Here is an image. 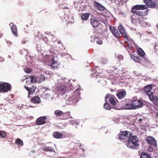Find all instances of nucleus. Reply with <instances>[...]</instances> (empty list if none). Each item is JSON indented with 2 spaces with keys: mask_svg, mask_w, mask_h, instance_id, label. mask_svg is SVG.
<instances>
[{
  "mask_svg": "<svg viewBox=\"0 0 158 158\" xmlns=\"http://www.w3.org/2000/svg\"><path fill=\"white\" fill-rule=\"evenodd\" d=\"M0 136L2 138H4L6 136V133L4 131H0Z\"/></svg>",
  "mask_w": 158,
  "mask_h": 158,
  "instance_id": "473e14b6",
  "label": "nucleus"
},
{
  "mask_svg": "<svg viewBox=\"0 0 158 158\" xmlns=\"http://www.w3.org/2000/svg\"><path fill=\"white\" fill-rule=\"evenodd\" d=\"M66 86L62 84L59 85L56 88V90L57 92L60 94H64L66 92Z\"/></svg>",
  "mask_w": 158,
  "mask_h": 158,
  "instance_id": "6e6552de",
  "label": "nucleus"
},
{
  "mask_svg": "<svg viewBox=\"0 0 158 158\" xmlns=\"http://www.w3.org/2000/svg\"><path fill=\"white\" fill-rule=\"evenodd\" d=\"M137 53L140 56L143 57L145 55L143 51L141 48H139L137 49Z\"/></svg>",
  "mask_w": 158,
  "mask_h": 158,
  "instance_id": "cd10ccee",
  "label": "nucleus"
},
{
  "mask_svg": "<svg viewBox=\"0 0 158 158\" xmlns=\"http://www.w3.org/2000/svg\"><path fill=\"white\" fill-rule=\"evenodd\" d=\"M27 81H26V82L27 83Z\"/></svg>",
  "mask_w": 158,
  "mask_h": 158,
  "instance_id": "49530a36",
  "label": "nucleus"
},
{
  "mask_svg": "<svg viewBox=\"0 0 158 158\" xmlns=\"http://www.w3.org/2000/svg\"><path fill=\"white\" fill-rule=\"evenodd\" d=\"M104 105V108L107 110H110L111 109V107L109 104L108 103V102H106Z\"/></svg>",
  "mask_w": 158,
  "mask_h": 158,
  "instance_id": "2f4dec72",
  "label": "nucleus"
},
{
  "mask_svg": "<svg viewBox=\"0 0 158 158\" xmlns=\"http://www.w3.org/2000/svg\"><path fill=\"white\" fill-rule=\"evenodd\" d=\"M151 148L150 147H148V148Z\"/></svg>",
  "mask_w": 158,
  "mask_h": 158,
  "instance_id": "09e8293b",
  "label": "nucleus"
},
{
  "mask_svg": "<svg viewBox=\"0 0 158 158\" xmlns=\"http://www.w3.org/2000/svg\"><path fill=\"white\" fill-rule=\"evenodd\" d=\"M1 59H2V60L3 59H2V58H1V57H0V60H1Z\"/></svg>",
  "mask_w": 158,
  "mask_h": 158,
  "instance_id": "a18cd8bd",
  "label": "nucleus"
},
{
  "mask_svg": "<svg viewBox=\"0 0 158 158\" xmlns=\"http://www.w3.org/2000/svg\"><path fill=\"white\" fill-rule=\"evenodd\" d=\"M54 113L55 115L57 116H63V117L60 118L61 120H66L69 118L70 112H63L59 110H56L54 111Z\"/></svg>",
  "mask_w": 158,
  "mask_h": 158,
  "instance_id": "423d86ee",
  "label": "nucleus"
},
{
  "mask_svg": "<svg viewBox=\"0 0 158 158\" xmlns=\"http://www.w3.org/2000/svg\"><path fill=\"white\" fill-rule=\"evenodd\" d=\"M147 6L144 5H137L133 6L131 10V12L134 15H136V17L139 16H146L148 14L149 10H147L143 12L139 10H145L147 9Z\"/></svg>",
  "mask_w": 158,
  "mask_h": 158,
  "instance_id": "f03ea898",
  "label": "nucleus"
},
{
  "mask_svg": "<svg viewBox=\"0 0 158 158\" xmlns=\"http://www.w3.org/2000/svg\"><path fill=\"white\" fill-rule=\"evenodd\" d=\"M123 108L124 109H134L132 103L129 102V103L124 104Z\"/></svg>",
  "mask_w": 158,
  "mask_h": 158,
  "instance_id": "f3484780",
  "label": "nucleus"
},
{
  "mask_svg": "<svg viewBox=\"0 0 158 158\" xmlns=\"http://www.w3.org/2000/svg\"><path fill=\"white\" fill-rule=\"evenodd\" d=\"M117 101V100L116 98L115 97L113 96L112 97L109 99V101L110 104L113 106H114L116 105Z\"/></svg>",
  "mask_w": 158,
  "mask_h": 158,
  "instance_id": "412c9836",
  "label": "nucleus"
},
{
  "mask_svg": "<svg viewBox=\"0 0 158 158\" xmlns=\"http://www.w3.org/2000/svg\"><path fill=\"white\" fill-rule=\"evenodd\" d=\"M152 88L151 84L148 85L144 86L143 89V90L148 96L150 100L156 106H158V98L156 96H154L153 93L151 91Z\"/></svg>",
  "mask_w": 158,
  "mask_h": 158,
  "instance_id": "7ed1b4c3",
  "label": "nucleus"
},
{
  "mask_svg": "<svg viewBox=\"0 0 158 158\" xmlns=\"http://www.w3.org/2000/svg\"><path fill=\"white\" fill-rule=\"evenodd\" d=\"M144 2L147 6L150 8H154L157 5L155 1H152L151 0H144Z\"/></svg>",
  "mask_w": 158,
  "mask_h": 158,
  "instance_id": "f8f14e48",
  "label": "nucleus"
},
{
  "mask_svg": "<svg viewBox=\"0 0 158 158\" xmlns=\"http://www.w3.org/2000/svg\"><path fill=\"white\" fill-rule=\"evenodd\" d=\"M118 29L120 32V34L125 39H127V40L129 41L130 38L127 35L126 32L125 31V28L121 25L119 26L118 27Z\"/></svg>",
  "mask_w": 158,
  "mask_h": 158,
  "instance_id": "1a4fd4ad",
  "label": "nucleus"
},
{
  "mask_svg": "<svg viewBox=\"0 0 158 158\" xmlns=\"http://www.w3.org/2000/svg\"><path fill=\"white\" fill-rule=\"evenodd\" d=\"M157 28V29H158V23L157 24V25H156V26Z\"/></svg>",
  "mask_w": 158,
  "mask_h": 158,
  "instance_id": "37998d69",
  "label": "nucleus"
},
{
  "mask_svg": "<svg viewBox=\"0 0 158 158\" xmlns=\"http://www.w3.org/2000/svg\"><path fill=\"white\" fill-rule=\"evenodd\" d=\"M42 149L46 152L49 151L51 152H52L55 151L53 148L48 146H44L42 148Z\"/></svg>",
  "mask_w": 158,
  "mask_h": 158,
  "instance_id": "a878e982",
  "label": "nucleus"
},
{
  "mask_svg": "<svg viewBox=\"0 0 158 158\" xmlns=\"http://www.w3.org/2000/svg\"><path fill=\"white\" fill-rule=\"evenodd\" d=\"M137 21L136 22L139 23L142 22L143 21V16H139L136 17Z\"/></svg>",
  "mask_w": 158,
  "mask_h": 158,
  "instance_id": "7c9ffc66",
  "label": "nucleus"
},
{
  "mask_svg": "<svg viewBox=\"0 0 158 158\" xmlns=\"http://www.w3.org/2000/svg\"><path fill=\"white\" fill-rule=\"evenodd\" d=\"M90 23L91 25L94 27L98 26L99 24V21L96 17H93L91 18Z\"/></svg>",
  "mask_w": 158,
  "mask_h": 158,
  "instance_id": "ddd939ff",
  "label": "nucleus"
},
{
  "mask_svg": "<svg viewBox=\"0 0 158 158\" xmlns=\"http://www.w3.org/2000/svg\"><path fill=\"white\" fill-rule=\"evenodd\" d=\"M126 95V92L123 90V91L118 92L116 94V96L119 99H121L123 98Z\"/></svg>",
  "mask_w": 158,
  "mask_h": 158,
  "instance_id": "2eb2a0df",
  "label": "nucleus"
},
{
  "mask_svg": "<svg viewBox=\"0 0 158 158\" xmlns=\"http://www.w3.org/2000/svg\"><path fill=\"white\" fill-rule=\"evenodd\" d=\"M26 89L28 91V97H30V95L33 94L35 92L36 87L33 85L29 88L28 86H24Z\"/></svg>",
  "mask_w": 158,
  "mask_h": 158,
  "instance_id": "4468645a",
  "label": "nucleus"
},
{
  "mask_svg": "<svg viewBox=\"0 0 158 158\" xmlns=\"http://www.w3.org/2000/svg\"><path fill=\"white\" fill-rule=\"evenodd\" d=\"M11 86L8 83L0 82V92H8L11 89Z\"/></svg>",
  "mask_w": 158,
  "mask_h": 158,
  "instance_id": "39448f33",
  "label": "nucleus"
},
{
  "mask_svg": "<svg viewBox=\"0 0 158 158\" xmlns=\"http://www.w3.org/2000/svg\"><path fill=\"white\" fill-rule=\"evenodd\" d=\"M113 96L111 95L110 94H108L106 95L105 97L106 102H107V99L108 98H110L112 97Z\"/></svg>",
  "mask_w": 158,
  "mask_h": 158,
  "instance_id": "72a5a7b5",
  "label": "nucleus"
},
{
  "mask_svg": "<svg viewBox=\"0 0 158 158\" xmlns=\"http://www.w3.org/2000/svg\"><path fill=\"white\" fill-rule=\"evenodd\" d=\"M131 58L133 59L135 62H137L139 63H140L141 61V59L139 58L138 56H136L133 55H131Z\"/></svg>",
  "mask_w": 158,
  "mask_h": 158,
  "instance_id": "c85d7f7f",
  "label": "nucleus"
},
{
  "mask_svg": "<svg viewBox=\"0 0 158 158\" xmlns=\"http://www.w3.org/2000/svg\"><path fill=\"white\" fill-rule=\"evenodd\" d=\"M15 143L19 146H22L23 145V141L19 139H17L15 141Z\"/></svg>",
  "mask_w": 158,
  "mask_h": 158,
  "instance_id": "c756f323",
  "label": "nucleus"
},
{
  "mask_svg": "<svg viewBox=\"0 0 158 158\" xmlns=\"http://www.w3.org/2000/svg\"><path fill=\"white\" fill-rule=\"evenodd\" d=\"M53 137L56 139L62 138L63 137V134L60 133L58 132H55L53 133Z\"/></svg>",
  "mask_w": 158,
  "mask_h": 158,
  "instance_id": "b1692460",
  "label": "nucleus"
},
{
  "mask_svg": "<svg viewBox=\"0 0 158 158\" xmlns=\"http://www.w3.org/2000/svg\"><path fill=\"white\" fill-rule=\"evenodd\" d=\"M94 5L97 7L98 9L101 11H103L105 10V7L100 3L94 1Z\"/></svg>",
  "mask_w": 158,
  "mask_h": 158,
  "instance_id": "dca6fc26",
  "label": "nucleus"
},
{
  "mask_svg": "<svg viewBox=\"0 0 158 158\" xmlns=\"http://www.w3.org/2000/svg\"><path fill=\"white\" fill-rule=\"evenodd\" d=\"M2 36V33H0V38H1Z\"/></svg>",
  "mask_w": 158,
  "mask_h": 158,
  "instance_id": "a19ab883",
  "label": "nucleus"
},
{
  "mask_svg": "<svg viewBox=\"0 0 158 158\" xmlns=\"http://www.w3.org/2000/svg\"><path fill=\"white\" fill-rule=\"evenodd\" d=\"M96 43L99 45H101L102 44V42L101 40H98L96 41Z\"/></svg>",
  "mask_w": 158,
  "mask_h": 158,
  "instance_id": "e433bc0d",
  "label": "nucleus"
},
{
  "mask_svg": "<svg viewBox=\"0 0 158 158\" xmlns=\"http://www.w3.org/2000/svg\"><path fill=\"white\" fill-rule=\"evenodd\" d=\"M69 9V8H68V7H65V6H64L62 8V9Z\"/></svg>",
  "mask_w": 158,
  "mask_h": 158,
  "instance_id": "58836bf2",
  "label": "nucleus"
},
{
  "mask_svg": "<svg viewBox=\"0 0 158 158\" xmlns=\"http://www.w3.org/2000/svg\"><path fill=\"white\" fill-rule=\"evenodd\" d=\"M129 102L132 103L134 109L142 107L143 105L142 101L136 97H134L132 99L129 100Z\"/></svg>",
  "mask_w": 158,
  "mask_h": 158,
  "instance_id": "20e7f679",
  "label": "nucleus"
},
{
  "mask_svg": "<svg viewBox=\"0 0 158 158\" xmlns=\"http://www.w3.org/2000/svg\"><path fill=\"white\" fill-rule=\"evenodd\" d=\"M132 133L127 131L120 132L117 136L119 139H125L129 136L127 146L128 148L132 149H137L139 147L138 139L136 136H131Z\"/></svg>",
  "mask_w": 158,
  "mask_h": 158,
  "instance_id": "f257e3e1",
  "label": "nucleus"
},
{
  "mask_svg": "<svg viewBox=\"0 0 158 158\" xmlns=\"http://www.w3.org/2000/svg\"><path fill=\"white\" fill-rule=\"evenodd\" d=\"M43 40L45 42V43L47 44H48V38L46 37H44L43 39Z\"/></svg>",
  "mask_w": 158,
  "mask_h": 158,
  "instance_id": "c9c22d12",
  "label": "nucleus"
},
{
  "mask_svg": "<svg viewBox=\"0 0 158 158\" xmlns=\"http://www.w3.org/2000/svg\"><path fill=\"white\" fill-rule=\"evenodd\" d=\"M25 72L27 73H29L31 72V70L30 68H26L25 69Z\"/></svg>",
  "mask_w": 158,
  "mask_h": 158,
  "instance_id": "f704fd0d",
  "label": "nucleus"
},
{
  "mask_svg": "<svg viewBox=\"0 0 158 158\" xmlns=\"http://www.w3.org/2000/svg\"><path fill=\"white\" fill-rule=\"evenodd\" d=\"M145 141L148 144L152 146L155 147L157 146L156 141L155 138L152 136H147L145 139Z\"/></svg>",
  "mask_w": 158,
  "mask_h": 158,
  "instance_id": "0eeeda50",
  "label": "nucleus"
},
{
  "mask_svg": "<svg viewBox=\"0 0 158 158\" xmlns=\"http://www.w3.org/2000/svg\"><path fill=\"white\" fill-rule=\"evenodd\" d=\"M143 119L142 118H139L138 121H140V122H141L142 121H143Z\"/></svg>",
  "mask_w": 158,
  "mask_h": 158,
  "instance_id": "ea45409f",
  "label": "nucleus"
},
{
  "mask_svg": "<svg viewBox=\"0 0 158 158\" xmlns=\"http://www.w3.org/2000/svg\"><path fill=\"white\" fill-rule=\"evenodd\" d=\"M90 13H85L82 14L81 15V19L83 20H86L89 18Z\"/></svg>",
  "mask_w": 158,
  "mask_h": 158,
  "instance_id": "393cba45",
  "label": "nucleus"
},
{
  "mask_svg": "<svg viewBox=\"0 0 158 158\" xmlns=\"http://www.w3.org/2000/svg\"><path fill=\"white\" fill-rule=\"evenodd\" d=\"M140 158H151L150 154L142 152L140 156Z\"/></svg>",
  "mask_w": 158,
  "mask_h": 158,
  "instance_id": "bb28decb",
  "label": "nucleus"
},
{
  "mask_svg": "<svg viewBox=\"0 0 158 158\" xmlns=\"http://www.w3.org/2000/svg\"><path fill=\"white\" fill-rule=\"evenodd\" d=\"M25 27L24 28V29H25Z\"/></svg>",
  "mask_w": 158,
  "mask_h": 158,
  "instance_id": "de8ad7c7",
  "label": "nucleus"
},
{
  "mask_svg": "<svg viewBox=\"0 0 158 158\" xmlns=\"http://www.w3.org/2000/svg\"><path fill=\"white\" fill-rule=\"evenodd\" d=\"M81 90L80 86L79 85L77 86V89L75 91L74 93L75 95V98L76 99L79 98L81 95V93L80 90Z\"/></svg>",
  "mask_w": 158,
  "mask_h": 158,
  "instance_id": "6ab92c4d",
  "label": "nucleus"
},
{
  "mask_svg": "<svg viewBox=\"0 0 158 158\" xmlns=\"http://www.w3.org/2000/svg\"><path fill=\"white\" fill-rule=\"evenodd\" d=\"M31 101L34 103H39L40 102L41 100L39 97L35 96L31 98Z\"/></svg>",
  "mask_w": 158,
  "mask_h": 158,
  "instance_id": "aec40b11",
  "label": "nucleus"
},
{
  "mask_svg": "<svg viewBox=\"0 0 158 158\" xmlns=\"http://www.w3.org/2000/svg\"><path fill=\"white\" fill-rule=\"evenodd\" d=\"M109 29L112 34L117 39H119L120 35L117 29L114 27L111 26L109 27Z\"/></svg>",
  "mask_w": 158,
  "mask_h": 158,
  "instance_id": "9b49d317",
  "label": "nucleus"
},
{
  "mask_svg": "<svg viewBox=\"0 0 158 158\" xmlns=\"http://www.w3.org/2000/svg\"><path fill=\"white\" fill-rule=\"evenodd\" d=\"M58 44H62V43H61V42L59 41L58 42Z\"/></svg>",
  "mask_w": 158,
  "mask_h": 158,
  "instance_id": "79ce46f5",
  "label": "nucleus"
},
{
  "mask_svg": "<svg viewBox=\"0 0 158 158\" xmlns=\"http://www.w3.org/2000/svg\"><path fill=\"white\" fill-rule=\"evenodd\" d=\"M11 31L14 35L16 36H17L18 35L17 29L16 26L15 25H13L11 27Z\"/></svg>",
  "mask_w": 158,
  "mask_h": 158,
  "instance_id": "5701e85b",
  "label": "nucleus"
},
{
  "mask_svg": "<svg viewBox=\"0 0 158 158\" xmlns=\"http://www.w3.org/2000/svg\"><path fill=\"white\" fill-rule=\"evenodd\" d=\"M27 79H28L30 81L31 83L33 84L36 82L37 80V77L35 76H29L27 77Z\"/></svg>",
  "mask_w": 158,
  "mask_h": 158,
  "instance_id": "a211bd4d",
  "label": "nucleus"
},
{
  "mask_svg": "<svg viewBox=\"0 0 158 158\" xmlns=\"http://www.w3.org/2000/svg\"><path fill=\"white\" fill-rule=\"evenodd\" d=\"M117 57L119 58L120 60H123V57L121 55H118L117 56Z\"/></svg>",
  "mask_w": 158,
  "mask_h": 158,
  "instance_id": "4c0bfd02",
  "label": "nucleus"
},
{
  "mask_svg": "<svg viewBox=\"0 0 158 158\" xmlns=\"http://www.w3.org/2000/svg\"><path fill=\"white\" fill-rule=\"evenodd\" d=\"M26 27H28V25H26Z\"/></svg>",
  "mask_w": 158,
  "mask_h": 158,
  "instance_id": "c03bdc74",
  "label": "nucleus"
},
{
  "mask_svg": "<svg viewBox=\"0 0 158 158\" xmlns=\"http://www.w3.org/2000/svg\"><path fill=\"white\" fill-rule=\"evenodd\" d=\"M47 119V117L46 116L40 117L36 119L35 124L36 125H41L44 124L46 123V120Z\"/></svg>",
  "mask_w": 158,
  "mask_h": 158,
  "instance_id": "9d476101",
  "label": "nucleus"
},
{
  "mask_svg": "<svg viewBox=\"0 0 158 158\" xmlns=\"http://www.w3.org/2000/svg\"><path fill=\"white\" fill-rule=\"evenodd\" d=\"M53 57L52 58V62L51 65V68L53 69H57L59 66L57 61H54Z\"/></svg>",
  "mask_w": 158,
  "mask_h": 158,
  "instance_id": "4be33fe9",
  "label": "nucleus"
}]
</instances>
